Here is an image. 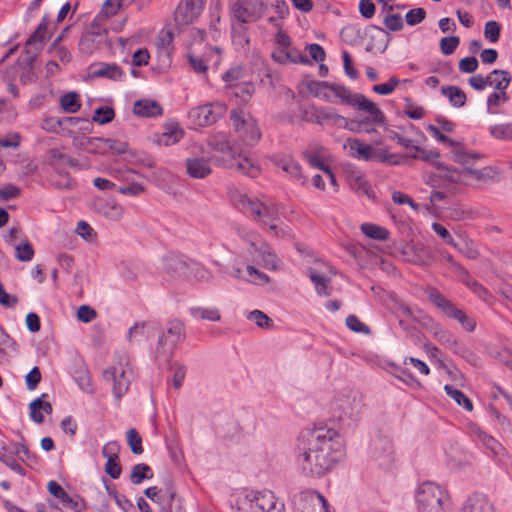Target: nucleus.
Listing matches in <instances>:
<instances>
[{
	"label": "nucleus",
	"instance_id": "obj_14",
	"mask_svg": "<svg viewBox=\"0 0 512 512\" xmlns=\"http://www.w3.org/2000/svg\"><path fill=\"white\" fill-rule=\"evenodd\" d=\"M223 107L220 104L198 106L189 112L190 117L198 126H210L222 117Z\"/></svg>",
	"mask_w": 512,
	"mask_h": 512
},
{
	"label": "nucleus",
	"instance_id": "obj_60",
	"mask_svg": "<svg viewBox=\"0 0 512 512\" xmlns=\"http://www.w3.org/2000/svg\"><path fill=\"white\" fill-rule=\"evenodd\" d=\"M426 17L425 9L419 7L409 10L405 15V21L410 26L421 23Z\"/></svg>",
	"mask_w": 512,
	"mask_h": 512
},
{
	"label": "nucleus",
	"instance_id": "obj_62",
	"mask_svg": "<svg viewBox=\"0 0 512 512\" xmlns=\"http://www.w3.org/2000/svg\"><path fill=\"white\" fill-rule=\"evenodd\" d=\"M106 153L109 151L113 154H123L127 151L128 144L123 141L104 138Z\"/></svg>",
	"mask_w": 512,
	"mask_h": 512
},
{
	"label": "nucleus",
	"instance_id": "obj_31",
	"mask_svg": "<svg viewBox=\"0 0 512 512\" xmlns=\"http://www.w3.org/2000/svg\"><path fill=\"white\" fill-rule=\"evenodd\" d=\"M278 166L284 172H286L291 178H293L300 184H304L305 178L302 174L301 166L297 161L290 158L281 159L278 162Z\"/></svg>",
	"mask_w": 512,
	"mask_h": 512
},
{
	"label": "nucleus",
	"instance_id": "obj_44",
	"mask_svg": "<svg viewBox=\"0 0 512 512\" xmlns=\"http://www.w3.org/2000/svg\"><path fill=\"white\" fill-rule=\"evenodd\" d=\"M491 75H495L493 78V84L495 91H506L512 81V76L507 70L495 69L491 72Z\"/></svg>",
	"mask_w": 512,
	"mask_h": 512
},
{
	"label": "nucleus",
	"instance_id": "obj_1",
	"mask_svg": "<svg viewBox=\"0 0 512 512\" xmlns=\"http://www.w3.org/2000/svg\"><path fill=\"white\" fill-rule=\"evenodd\" d=\"M294 451L301 472L319 478L331 471L343 458L344 445L337 431L321 427L302 431Z\"/></svg>",
	"mask_w": 512,
	"mask_h": 512
},
{
	"label": "nucleus",
	"instance_id": "obj_50",
	"mask_svg": "<svg viewBox=\"0 0 512 512\" xmlns=\"http://www.w3.org/2000/svg\"><path fill=\"white\" fill-rule=\"evenodd\" d=\"M509 96L506 91H494L487 98V112L494 113L493 108L499 107L501 104L506 103Z\"/></svg>",
	"mask_w": 512,
	"mask_h": 512
},
{
	"label": "nucleus",
	"instance_id": "obj_35",
	"mask_svg": "<svg viewBox=\"0 0 512 512\" xmlns=\"http://www.w3.org/2000/svg\"><path fill=\"white\" fill-rule=\"evenodd\" d=\"M257 257L261 258L263 267L267 269L277 268L278 257L267 243L263 242L259 245Z\"/></svg>",
	"mask_w": 512,
	"mask_h": 512
},
{
	"label": "nucleus",
	"instance_id": "obj_24",
	"mask_svg": "<svg viewBox=\"0 0 512 512\" xmlns=\"http://www.w3.org/2000/svg\"><path fill=\"white\" fill-rule=\"evenodd\" d=\"M370 30L375 31V34L370 35V40L366 46L367 52L384 53L387 49L390 35L383 28L371 25Z\"/></svg>",
	"mask_w": 512,
	"mask_h": 512
},
{
	"label": "nucleus",
	"instance_id": "obj_41",
	"mask_svg": "<svg viewBox=\"0 0 512 512\" xmlns=\"http://www.w3.org/2000/svg\"><path fill=\"white\" fill-rule=\"evenodd\" d=\"M444 390L458 405L462 406L467 411H472V401L460 390L454 388L452 385L446 384Z\"/></svg>",
	"mask_w": 512,
	"mask_h": 512
},
{
	"label": "nucleus",
	"instance_id": "obj_15",
	"mask_svg": "<svg viewBox=\"0 0 512 512\" xmlns=\"http://www.w3.org/2000/svg\"><path fill=\"white\" fill-rule=\"evenodd\" d=\"M453 156L452 159L456 162L462 165L465 170L475 176L477 179L481 180L484 179L486 176L489 175L490 168H484V169H473L472 164L481 158V155L479 153H469L463 150H454L452 152Z\"/></svg>",
	"mask_w": 512,
	"mask_h": 512
},
{
	"label": "nucleus",
	"instance_id": "obj_45",
	"mask_svg": "<svg viewBox=\"0 0 512 512\" xmlns=\"http://www.w3.org/2000/svg\"><path fill=\"white\" fill-rule=\"evenodd\" d=\"M193 317L208 321H220L221 315L217 308L193 307L190 309Z\"/></svg>",
	"mask_w": 512,
	"mask_h": 512
},
{
	"label": "nucleus",
	"instance_id": "obj_19",
	"mask_svg": "<svg viewBox=\"0 0 512 512\" xmlns=\"http://www.w3.org/2000/svg\"><path fill=\"white\" fill-rule=\"evenodd\" d=\"M90 72L93 77L106 78L114 81H121L124 76V72L116 63H95L90 66Z\"/></svg>",
	"mask_w": 512,
	"mask_h": 512
},
{
	"label": "nucleus",
	"instance_id": "obj_8",
	"mask_svg": "<svg viewBox=\"0 0 512 512\" xmlns=\"http://www.w3.org/2000/svg\"><path fill=\"white\" fill-rule=\"evenodd\" d=\"M362 406V397L359 393L345 391L334 399L332 409L339 421H355L361 413Z\"/></svg>",
	"mask_w": 512,
	"mask_h": 512
},
{
	"label": "nucleus",
	"instance_id": "obj_33",
	"mask_svg": "<svg viewBox=\"0 0 512 512\" xmlns=\"http://www.w3.org/2000/svg\"><path fill=\"white\" fill-rule=\"evenodd\" d=\"M184 136V131L180 127L171 126L156 139L158 145L170 146L179 142Z\"/></svg>",
	"mask_w": 512,
	"mask_h": 512
},
{
	"label": "nucleus",
	"instance_id": "obj_3",
	"mask_svg": "<svg viewBox=\"0 0 512 512\" xmlns=\"http://www.w3.org/2000/svg\"><path fill=\"white\" fill-rule=\"evenodd\" d=\"M186 337L184 323L179 319L168 320L159 331L158 340L155 346V360L158 363H168L176 347Z\"/></svg>",
	"mask_w": 512,
	"mask_h": 512
},
{
	"label": "nucleus",
	"instance_id": "obj_51",
	"mask_svg": "<svg viewBox=\"0 0 512 512\" xmlns=\"http://www.w3.org/2000/svg\"><path fill=\"white\" fill-rule=\"evenodd\" d=\"M75 379L81 390L89 394L94 392L90 373L85 367L77 372Z\"/></svg>",
	"mask_w": 512,
	"mask_h": 512
},
{
	"label": "nucleus",
	"instance_id": "obj_37",
	"mask_svg": "<svg viewBox=\"0 0 512 512\" xmlns=\"http://www.w3.org/2000/svg\"><path fill=\"white\" fill-rule=\"evenodd\" d=\"M100 213L109 220L118 221L123 216V208L113 200L105 201L99 208Z\"/></svg>",
	"mask_w": 512,
	"mask_h": 512
},
{
	"label": "nucleus",
	"instance_id": "obj_30",
	"mask_svg": "<svg viewBox=\"0 0 512 512\" xmlns=\"http://www.w3.org/2000/svg\"><path fill=\"white\" fill-rule=\"evenodd\" d=\"M441 93L448 98L453 107L461 108L465 105L467 97L465 92L458 86H443Z\"/></svg>",
	"mask_w": 512,
	"mask_h": 512
},
{
	"label": "nucleus",
	"instance_id": "obj_54",
	"mask_svg": "<svg viewBox=\"0 0 512 512\" xmlns=\"http://www.w3.org/2000/svg\"><path fill=\"white\" fill-rule=\"evenodd\" d=\"M135 0H106L102 7V12L107 15H115L121 8L128 6Z\"/></svg>",
	"mask_w": 512,
	"mask_h": 512
},
{
	"label": "nucleus",
	"instance_id": "obj_26",
	"mask_svg": "<svg viewBox=\"0 0 512 512\" xmlns=\"http://www.w3.org/2000/svg\"><path fill=\"white\" fill-rule=\"evenodd\" d=\"M347 182L350 188L358 195L366 196L367 198L373 197V190L364 175L357 172L348 173Z\"/></svg>",
	"mask_w": 512,
	"mask_h": 512
},
{
	"label": "nucleus",
	"instance_id": "obj_12",
	"mask_svg": "<svg viewBox=\"0 0 512 512\" xmlns=\"http://www.w3.org/2000/svg\"><path fill=\"white\" fill-rule=\"evenodd\" d=\"M107 34L108 30L106 28L100 27L93 21L79 40V50L84 54H91L106 42Z\"/></svg>",
	"mask_w": 512,
	"mask_h": 512
},
{
	"label": "nucleus",
	"instance_id": "obj_16",
	"mask_svg": "<svg viewBox=\"0 0 512 512\" xmlns=\"http://www.w3.org/2000/svg\"><path fill=\"white\" fill-rule=\"evenodd\" d=\"M371 452L382 467L393 462V444L388 437L379 436L372 441Z\"/></svg>",
	"mask_w": 512,
	"mask_h": 512
},
{
	"label": "nucleus",
	"instance_id": "obj_28",
	"mask_svg": "<svg viewBox=\"0 0 512 512\" xmlns=\"http://www.w3.org/2000/svg\"><path fill=\"white\" fill-rule=\"evenodd\" d=\"M133 111L141 117H155L162 115L163 109L158 102L152 100H138L134 104Z\"/></svg>",
	"mask_w": 512,
	"mask_h": 512
},
{
	"label": "nucleus",
	"instance_id": "obj_58",
	"mask_svg": "<svg viewBox=\"0 0 512 512\" xmlns=\"http://www.w3.org/2000/svg\"><path fill=\"white\" fill-rule=\"evenodd\" d=\"M460 43L458 36L444 37L440 40V49L444 55H451L454 53Z\"/></svg>",
	"mask_w": 512,
	"mask_h": 512
},
{
	"label": "nucleus",
	"instance_id": "obj_43",
	"mask_svg": "<svg viewBox=\"0 0 512 512\" xmlns=\"http://www.w3.org/2000/svg\"><path fill=\"white\" fill-rule=\"evenodd\" d=\"M234 166L237 171L251 178H256L260 173L258 166L253 164L247 157H239L238 159H235Z\"/></svg>",
	"mask_w": 512,
	"mask_h": 512
},
{
	"label": "nucleus",
	"instance_id": "obj_6",
	"mask_svg": "<svg viewBox=\"0 0 512 512\" xmlns=\"http://www.w3.org/2000/svg\"><path fill=\"white\" fill-rule=\"evenodd\" d=\"M234 204L244 213H249L256 222L262 225H268L278 220V210L273 204L254 200L246 194L235 196Z\"/></svg>",
	"mask_w": 512,
	"mask_h": 512
},
{
	"label": "nucleus",
	"instance_id": "obj_32",
	"mask_svg": "<svg viewBox=\"0 0 512 512\" xmlns=\"http://www.w3.org/2000/svg\"><path fill=\"white\" fill-rule=\"evenodd\" d=\"M371 123L375 122L372 120V116L370 115V117H365L364 119L359 121L346 119L345 123L343 124V127L354 133L365 132L370 134L375 132V128L371 125Z\"/></svg>",
	"mask_w": 512,
	"mask_h": 512
},
{
	"label": "nucleus",
	"instance_id": "obj_7",
	"mask_svg": "<svg viewBox=\"0 0 512 512\" xmlns=\"http://www.w3.org/2000/svg\"><path fill=\"white\" fill-rule=\"evenodd\" d=\"M416 500L420 512H443L448 495L438 484L424 482L417 490Z\"/></svg>",
	"mask_w": 512,
	"mask_h": 512
},
{
	"label": "nucleus",
	"instance_id": "obj_13",
	"mask_svg": "<svg viewBox=\"0 0 512 512\" xmlns=\"http://www.w3.org/2000/svg\"><path fill=\"white\" fill-rule=\"evenodd\" d=\"M103 378L108 382H113V395L117 400H120L129 389L131 372L122 365L119 367L112 366L104 370Z\"/></svg>",
	"mask_w": 512,
	"mask_h": 512
},
{
	"label": "nucleus",
	"instance_id": "obj_39",
	"mask_svg": "<svg viewBox=\"0 0 512 512\" xmlns=\"http://www.w3.org/2000/svg\"><path fill=\"white\" fill-rule=\"evenodd\" d=\"M360 228L362 233L371 239L385 241L389 238V231L376 224L363 223Z\"/></svg>",
	"mask_w": 512,
	"mask_h": 512
},
{
	"label": "nucleus",
	"instance_id": "obj_5",
	"mask_svg": "<svg viewBox=\"0 0 512 512\" xmlns=\"http://www.w3.org/2000/svg\"><path fill=\"white\" fill-rule=\"evenodd\" d=\"M426 295L446 317L458 321L465 331L473 332L475 330L476 320L448 300L438 289L428 287Z\"/></svg>",
	"mask_w": 512,
	"mask_h": 512
},
{
	"label": "nucleus",
	"instance_id": "obj_27",
	"mask_svg": "<svg viewBox=\"0 0 512 512\" xmlns=\"http://www.w3.org/2000/svg\"><path fill=\"white\" fill-rule=\"evenodd\" d=\"M157 330V324L153 321H143L135 323L128 332L129 340H140L144 338L148 340Z\"/></svg>",
	"mask_w": 512,
	"mask_h": 512
},
{
	"label": "nucleus",
	"instance_id": "obj_42",
	"mask_svg": "<svg viewBox=\"0 0 512 512\" xmlns=\"http://www.w3.org/2000/svg\"><path fill=\"white\" fill-rule=\"evenodd\" d=\"M60 105L67 113H76L80 107V96L76 92H69L61 96Z\"/></svg>",
	"mask_w": 512,
	"mask_h": 512
},
{
	"label": "nucleus",
	"instance_id": "obj_21",
	"mask_svg": "<svg viewBox=\"0 0 512 512\" xmlns=\"http://www.w3.org/2000/svg\"><path fill=\"white\" fill-rule=\"evenodd\" d=\"M193 264L183 256L171 255L165 258L164 267L168 273L187 277L191 273Z\"/></svg>",
	"mask_w": 512,
	"mask_h": 512
},
{
	"label": "nucleus",
	"instance_id": "obj_38",
	"mask_svg": "<svg viewBox=\"0 0 512 512\" xmlns=\"http://www.w3.org/2000/svg\"><path fill=\"white\" fill-rule=\"evenodd\" d=\"M152 477V469L145 463L135 464L131 469L130 481L134 485H139L144 479H151Z\"/></svg>",
	"mask_w": 512,
	"mask_h": 512
},
{
	"label": "nucleus",
	"instance_id": "obj_23",
	"mask_svg": "<svg viewBox=\"0 0 512 512\" xmlns=\"http://www.w3.org/2000/svg\"><path fill=\"white\" fill-rule=\"evenodd\" d=\"M433 336L441 345L449 348L455 354H460L464 351V347L459 343L457 338L440 325L434 326Z\"/></svg>",
	"mask_w": 512,
	"mask_h": 512
},
{
	"label": "nucleus",
	"instance_id": "obj_56",
	"mask_svg": "<svg viewBox=\"0 0 512 512\" xmlns=\"http://www.w3.org/2000/svg\"><path fill=\"white\" fill-rule=\"evenodd\" d=\"M14 248L16 250L15 257L22 262L30 261L34 256V250L32 245L29 242H25L24 244H15Z\"/></svg>",
	"mask_w": 512,
	"mask_h": 512
},
{
	"label": "nucleus",
	"instance_id": "obj_2",
	"mask_svg": "<svg viewBox=\"0 0 512 512\" xmlns=\"http://www.w3.org/2000/svg\"><path fill=\"white\" fill-rule=\"evenodd\" d=\"M313 86L324 87L325 89L334 93L336 97H338L342 103L346 105H350L352 107L357 108L358 110L365 111L372 116V120L376 122V124H383L385 122V115L379 109V107L367 99L361 93H351V91L345 86L331 83L328 81H313L308 85L309 91L314 92Z\"/></svg>",
	"mask_w": 512,
	"mask_h": 512
},
{
	"label": "nucleus",
	"instance_id": "obj_4",
	"mask_svg": "<svg viewBox=\"0 0 512 512\" xmlns=\"http://www.w3.org/2000/svg\"><path fill=\"white\" fill-rule=\"evenodd\" d=\"M236 505L237 510L243 512H285L284 503L268 490L250 491L239 498Z\"/></svg>",
	"mask_w": 512,
	"mask_h": 512
},
{
	"label": "nucleus",
	"instance_id": "obj_47",
	"mask_svg": "<svg viewBox=\"0 0 512 512\" xmlns=\"http://www.w3.org/2000/svg\"><path fill=\"white\" fill-rule=\"evenodd\" d=\"M374 159L381 163L400 165L402 163L403 157L397 154H392L387 149H380L374 151Z\"/></svg>",
	"mask_w": 512,
	"mask_h": 512
},
{
	"label": "nucleus",
	"instance_id": "obj_57",
	"mask_svg": "<svg viewBox=\"0 0 512 512\" xmlns=\"http://www.w3.org/2000/svg\"><path fill=\"white\" fill-rule=\"evenodd\" d=\"M400 84V80L397 77H391L388 82L382 84H376L373 86V92L380 95H389L395 88Z\"/></svg>",
	"mask_w": 512,
	"mask_h": 512
},
{
	"label": "nucleus",
	"instance_id": "obj_9",
	"mask_svg": "<svg viewBox=\"0 0 512 512\" xmlns=\"http://www.w3.org/2000/svg\"><path fill=\"white\" fill-rule=\"evenodd\" d=\"M267 6L263 0H236L231 6L233 17L242 23L256 22L263 17Z\"/></svg>",
	"mask_w": 512,
	"mask_h": 512
},
{
	"label": "nucleus",
	"instance_id": "obj_61",
	"mask_svg": "<svg viewBox=\"0 0 512 512\" xmlns=\"http://www.w3.org/2000/svg\"><path fill=\"white\" fill-rule=\"evenodd\" d=\"M501 26L498 22L491 20L485 24L484 35L490 42H497L500 37Z\"/></svg>",
	"mask_w": 512,
	"mask_h": 512
},
{
	"label": "nucleus",
	"instance_id": "obj_25",
	"mask_svg": "<svg viewBox=\"0 0 512 512\" xmlns=\"http://www.w3.org/2000/svg\"><path fill=\"white\" fill-rule=\"evenodd\" d=\"M344 148H349V154L353 158L369 161L374 158V149L369 144H364L359 139L348 138Z\"/></svg>",
	"mask_w": 512,
	"mask_h": 512
},
{
	"label": "nucleus",
	"instance_id": "obj_55",
	"mask_svg": "<svg viewBox=\"0 0 512 512\" xmlns=\"http://www.w3.org/2000/svg\"><path fill=\"white\" fill-rule=\"evenodd\" d=\"M436 168L440 171V177L448 180L452 183H458L461 181V172L456 169H450L444 166L442 163H435Z\"/></svg>",
	"mask_w": 512,
	"mask_h": 512
},
{
	"label": "nucleus",
	"instance_id": "obj_49",
	"mask_svg": "<svg viewBox=\"0 0 512 512\" xmlns=\"http://www.w3.org/2000/svg\"><path fill=\"white\" fill-rule=\"evenodd\" d=\"M115 116L114 110L109 106H101L94 111L92 120L100 125L110 123Z\"/></svg>",
	"mask_w": 512,
	"mask_h": 512
},
{
	"label": "nucleus",
	"instance_id": "obj_34",
	"mask_svg": "<svg viewBox=\"0 0 512 512\" xmlns=\"http://www.w3.org/2000/svg\"><path fill=\"white\" fill-rule=\"evenodd\" d=\"M323 149L324 148L322 146L317 145L315 147V150L305 151L304 156L312 167L322 170L328 175H331V168L328 165L324 164L323 159L321 157Z\"/></svg>",
	"mask_w": 512,
	"mask_h": 512
},
{
	"label": "nucleus",
	"instance_id": "obj_46",
	"mask_svg": "<svg viewBox=\"0 0 512 512\" xmlns=\"http://www.w3.org/2000/svg\"><path fill=\"white\" fill-rule=\"evenodd\" d=\"M246 23L238 22L232 24L231 36L234 43L244 46L249 44L250 40L248 37V29L245 26Z\"/></svg>",
	"mask_w": 512,
	"mask_h": 512
},
{
	"label": "nucleus",
	"instance_id": "obj_59",
	"mask_svg": "<svg viewBox=\"0 0 512 512\" xmlns=\"http://www.w3.org/2000/svg\"><path fill=\"white\" fill-rule=\"evenodd\" d=\"M463 282L483 300L489 295L488 291L467 272V276H461Z\"/></svg>",
	"mask_w": 512,
	"mask_h": 512
},
{
	"label": "nucleus",
	"instance_id": "obj_29",
	"mask_svg": "<svg viewBox=\"0 0 512 512\" xmlns=\"http://www.w3.org/2000/svg\"><path fill=\"white\" fill-rule=\"evenodd\" d=\"M307 274L314 284L315 290L319 296L328 297L332 293L330 279L326 276L320 275L313 268L307 269Z\"/></svg>",
	"mask_w": 512,
	"mask_h": 512
},
{
	"label": "nucleus",
	"instance_id": "obj_64",
	"mask_svg": "<svg viewBox=\"0 0 512 512\" xmlns=\"http://www.w3.org/2000/svg\"><path fill=\"white\" fill-rule=\"evenodd\" d=\"M384 25L390 31H400L404 27L403 19L400 14H388L384 18Z\"/></svg>",
	"mask_w": 512,
	"mask_h": 512
},
{
	"label": "nucleus",
	"instance_id": "obj_53",
	"mask_svg": "<svg viewBox=\"0 0 512 512\" xmlns=\"http://www.w3.org/2000/svg\"><path fill=\"white\" fill-rule=\"evenodd\" d=\"M477 435L482 444L489 449L493 455H498L500 450H503L502 445L486 432L479 430Z\"/></svg>",
	"mask_w": 512,
	"mask_h": 512
},
{
	"label": "nucleus",
	"instance_id": "obj_63",
	"mask_svg": "<svg viewBox=\"0 0 512 512\" xmlns=\"http://www.w3.org/2000/svg\"><path fill=\"white\" fill-rule=\"evenodd\" d=\"M104 470L112 479H118L122 472V467L119 462V458L107 459L104 466Z\"/></svg>",
	"mask_w": 512,
	"mask_h": 512
},
{
	"label": "nucleus",
	"instance_id": "obj_52",
	"mask_svg": "<svg viewBox=\"0 0 512 512\" xmlns=\"http://www.w3.org/2000/svg\"><path fill=\"white\" fill-rule=\"evenodd\" d=\"M127 442L133 454L140 455L143 453L142 438L136 429L130 428L127 431Z\"/></svg>",
	"mask_w": 512,
	"mask_h": 512
},
{
	"label": "nucleus",
	"instance_id": "obj_11",
	"mask_svg": "<svg viewBox=\"0 0 512 512\" xmlns=\"http://www.w3.org/2000/svg\"><path fill=\"white\" fill-rule=\"evenodd\" d=\"M48 18L44 16L39 23L37 29L29 36L26 41L25 59L24 62L29 70L33 69V64L42 49V43L46 38Z\"/></svg>",
	"mask_w": 512,
	"mask_h": 512
},
{
	"label": "nucleus",
	"instance_id": "obj_17",
	"mask_svg": "<svg viewBox=\"0 0 512 512\" xmlns=\"http://www.w3.org/2000/svg\"><path fill=\"white\" fill-rule=\"evenodd\" d=\"M203 9V4L194 0L181 2L175 10V21L179 25L190 24L196 19Z\"/></svg>",
	"mask_w": 512,
	"mask_h": 512
},
{
	"label": "nucleus",
	"instance_id": "obj_22",
	"mask_svg": "<svg viewBox=\"0 0 512 512\" xmlns=\"http://www.w3.org/2000/svg\"><path fill=\"white\" fill-rule=\"evenodd\" d=\"M186 170L188 175L195 179H203L212 172L209 160L203 157L187 158Z\"/></svg>",
	"mask_w": 512,
	"mask_h": 512
},
{
	"label": "nucleus",
	"instance_id": "obj_36",
	"mask_svg": "<svg viewBox=\"0 0 512 512\" xmlns=\"http://www.w3.org/2000/svg\"><path fill=\"white\" fill-rule=\"evenodd\" d=\"M414 259L413 262L419 266H431L434 263V256L429 248L424 245H414L412 247Z\"/></svg>",
	"mask_w": 512,
	"mask_h": 512
},
{
	"label": "nucleus",
	"instance_id": "obj_10",
	"mask_svg": "<svg viewBox=\"0 0 512 512\" xmlns=\"http://www.w3.org/2000/svg\"><path fill=\"white\" fill-rule=\"evenodd\" d=\"M230 119L234 129L245 144L254 145L261 138L260 129L254 118H243L239 112L233 110Z\"/></svg>",
	"mask_w": 512,
	"mask_h": 512
},
{
	"label": "nucleus",
	"instance_id": "obj_18",
	"mask_svg": "<svg viewBox=\"0 0 512 512\" xmlns=\"http://www.w3.org/2000/svg\"><path fill=\"white\" fill-rule=\"evenodd\" d=\"M47 489L51 495L60 500L62 505L74 512H82L84 503L78 498L71 497L56 481H50Z\"/></svg>",
	"mask_w": 512,
	"mask_h": 512
},
{
	"label": "nucleus",
	"instance_id": "obj_20",
	"mask_svg": "<svg viewBox=\"0 0 512 512\" xmlns=\"http://www.w3.org/2000/svg\"><path fill=\"white\" fill-rule=\"evenodd\" d=\"M460 512H497L488 497L474 493L468 497Z\"/></svg>",
	"mask_w": 512,
	"mask_h": 512
},
{
	"label": "nucleus",
	"instance_id": "obj_48",
	"mask_svg": "<svg viewBox=\"0 0 512 512\" xmlns=\"http://www.w3.org/2000/svg\"><path fill=\"white\" fill-rule=\"evenodd\" d=\"M490 134L499 140H512V123L492 125L489 128Z\"/></svg>",
	"mask_w": 512,
	"mask_h": 512
},
{
	"label": "nucleus",
	"instance_id": "obj_40",
	"mask_svg": "<svg viewBox=\"0 0 512 512\" xmlns=\"http://www.w3.org/2000/svg\"><path fill=\"white\" fill-rule=\"evenodd\" d=\"M11 453L16 455L19 460L23 461L28 466L37 464L36 456L29 451L26 445L22 443L11 444Z\"/></svg>",
	"mask_w": 512,
	"mask_h": 512
}]
</instances>
